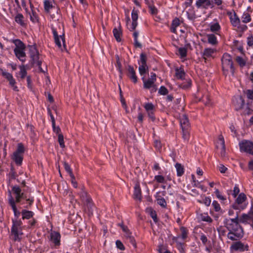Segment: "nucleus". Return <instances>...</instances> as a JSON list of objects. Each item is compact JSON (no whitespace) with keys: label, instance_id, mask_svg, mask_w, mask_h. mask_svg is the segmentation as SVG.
Masks as SVG:
<instances>
[{"label":"nucleus","instance_id":"1","mask_svg":"<svg viewBox=\"0 0 253 253\" xmlns=\"http://www.w3.org/2000/svg\"><path fill=\"white\" fill-rule=\"evenodd\" d=\"M239 211H236L233 218H225L224 220L225 227L228 231H241L244 232L242 226L239 224Z\"/></svg>","mask_w":253,"mask_h":253},{"label":"nucleus","instance_id":"2","mask_svg":"<svg viewBox=\"0 0 253 253\" xmlns=\"http://www.w3.org/2000/svg\"><path fill=\"white\" fill-rule=\"evenodd\" d=\"M13 43L16 46L14 49V53L16 57L22 62H24L26 61V53L25 52L26 45L18 39L14 40Z\"/></svg>","mask_w":253,"mask_h":253},{"label":"nucleus","instance_id":"3","mask_svg":"<svg viewBox=\"0 0 253 253\" xmlns=\"http://www.w3.org/2000/svg\"><path fill=\"white\" fill-rule=\"evenodd\" d=\"M28 48L29 50L30 56L31 59V64L32 65H34V64H36L39 69L42 72H44L42 70L41 65H42V61H40L39 59V53L37 48L36 44L34 45H28Z\"/></svg>","mask_w":253,"mask_h":253},{"label":"nucleus","instance_id":"4","mask_svg":"<svg viewBox=\"0 0 253 253\" xmlns=\"http://www.w3.org/2000/svg\"><path fill=\"white\" fill-rule=\"evenodd\" d=\"M221 62L223 70L227 71L229 69H230L232 74L233 75L235 68L233 66V63L231 56L227 53H224L222 55Z\"/></svg>","mask_w":253,"mask_h":253},{"label":"nucleus","instance_id":"5","mask_svg":"<svg viewBox=\"0 0 253 253\" xmlns=\"http://www.w3.org/2000/svg\"><path fill=\"white\" fill-rule=\"evenodd\" d=\"M247 200L246 195L244 193L239 194L235 203L232 205V208L237 210H241L246 207L245 202Z\"/></svg>","mask_w":253,"mask_h":253},{"label":"nucleus","instance_id":"6","mask_svg":"<svg viewBox=\"0 0 253 253\" xmlns=\"http://www.w3.org/2000/svg\"><path fill=\"white\" fill-rule=\"evenodd\" d=\"M12 226L11 229V235L13 236L14 241H20L21 238L19 237V233L18 232L19 229L22 224V222L20 220H13Z\"/></svg>","mask_w":253,"mask_h":253},{"label":"nucleus","instance_id":"7","mask_svg":"<svg viewBox=\"0 0 253 253\" xmlns=\"http://www.w3.org/2000/svg\"><path fill=\"white\" fill-rule=\"evenodd\" d=\"M52 32L53 35V38L54 40V42L57 46L61 48L62 50V45L60 41V39L62 40V41L63 42V44L64 48H65V35L63 33L62 35H60V36L58 35V32L57 31V29H55L54 27H52Z\"/></svg>","mask_w":253,"mask_h":253},{"label":"nucleus","instance_id":"8","mask_svg":"<svg viewBox=\"0 0 253 253\" xmlns=\"http://www.w3.org/2000/svg\"><path fill=\"white\" fill-rule=\"evenodd\" d=\"M239 147L241 151L253 155V143L252 142L243 140L239 143Z\"/></svg>","mask_w":253,"mask_h":253},{"label":"nucleus","instance_id":"9","mask_svg":"<svg viewBox=\"0 0 253 253\" xmlns=\"http://www.w3.org/2000/svg\"><path fill=\"white\" fill-rule=\"evenodd\" d=\"M12 191L15 195V203H20L22 199H27V195L21 192V189L18 186H13Z\"/></svg>","mask_w":253,"mask_h":253},{"label":"nucleus","instance_id":"10","mask_svg":"<svg viewBox=\"0 0 253 253\" xmlns=\"http://www.w3.org/2000/svg\"><path fill=\"white\" fill-rule=\"evenodd\" d=\"M80 196L82 201L86 204V206L88 208H91L93 206L92 199L87 192L82 190L80 193Z\"/></svg>","mask_w":253,"mask_h":253},{"label":"nucleus","instance_id":"11","mask_svg":"<svg viewBox=\"0 0 253 253\" xmlns=\"http://www.w3.org/2000/svg\"><path fill=\"white\" fill-rule=\"evenodd\" d=\"M239 221L243 223L250 224L253 229V217L252 216L251 212L249 214H243L239 218Z\"/></svg>","mask_w":253,"mask_h":253},{"label":"nucleus","instance_id":"12","mask_svg":"<svg viewBox=\"0 0 253 253\" xmlns=\"http://www.w3.org/2000/svg\"><path fill=\"white\" fill-rule=\"evenodd\" d=\"M231 248L236 251L240 252H244L249 251V246L245 245L240 241L234 243L232 246Z\"/></svg>","mask_w":253,"mask_h":253},{"label":"nucleus","instance_id":"13","mask_svg":"<svg viewBox=\"0 0 253 253\" xmlns=\"http://www.w3.org/2000/svg\"><path fill=\"white\" fill-rule=\"evenodd\" d=\"M50 241L55 247H59L60 245L61 235L60 233L56 231H52L50 234Z\"/></svg>","mask_w":253,"mask_h":253},{"label":"nucleus","instance_id":"14","mask_svg":"<svg viewBox=\"0 0 253 253\" xmlns=\"http://www.w3.org/2000/svg\"><path fill=\"white\" fill-rule=\"evenodd\" d=\"M196 6L198 8L203 7L205 9H207L210 6L211 8L214 6L211 0H197Z\"/></svg>","mask_w":253,"mask_h":253},{"label":"nucleus","instance_id":"15","mask_svg":"<svg viewBox=\"0 0 253 253\" xmlns=\"http://www.w3.org/2000/svg\"><path fill=\"white\" fill-rule=\"evenodd\" d=\"M244 236V232L241 231H229L227 237L232 241H236L242 238Z\"/></svg>","mask_w":253,"mask_h":253},{"label":"nucleus","instance_id":"16","mask_svg":"<svg viewBox=\"0 0 253 253\" xmlns=\"http://www.w3.org/2000/svg\"><path fill=\"white\" fill-rule=\"evenodd\" d=\"M126 75L127 77L134 83L137 82V77L136 75L135 71L132 66L128 65Z\"/></svg>","mask_w":253,"mask_h":253},{"label":"nucleus","instance_id":"17","mask_svg":"<svg viewBox=\"0 0 253 253\" xmlns=\"http://www.w3.org/2000/svg\"><path fill=\"white\" fill-rule=\"evenodd\" d=\"M233 103L234 105L235 109L239 110L241 109L245 104V101L243 98L240 96L233 99Z\"/></svg>","mask_w":253,"mask_h":253},{"label":"nucleus","instance_id":"18","mask_svg":"<svg viewBox=\"0 0 253 253\" xmlns=\"http://www.w3.org/2000/svg\"><path fill=\"white\" fill-rule=\"evenodd\" d=\"M179 122L181 129H189L190 123L188 117L186 115L183 114L180 117Z\"/></svg>","mask_w":253,"mask_h":253},{"label":"nucleus","instance_id":"19","mask_svg":"<svg viewBox=\"0 0 253 253\" xmlns=\"http://www.w3.org/2000/svg\"><path fill=\"white\" fill-rule=\"evenodd\" d=\"M142 80L143 82V87L144 88L150 89V88L153 87V90H154V91H155L156 90V85L154 84L155 81L151 79H149L146 80L144 77H143Z\"/></svg>","mask_w":253,"mask_h":253},{"label":"nucleus","instance_id":"20","mask_svg":"<svg viewBox=\"0 0 253 253\" xmlns=\"http://www.w3.org/2000/svg\"><path fill=\"white\" fill-rule=\"evenodd\" d=\"M131 18L132 20V23L128 28L130 31H133L135 29L136 27L137 26V20L138 19V13L136 10L133 9L131 12Z\"/></svg>","mask_w":253,"mask_h":253},{"label":"nucleus","instance_id":"21","mask_svg":"<svg viewBox=\"0 0 253 253\" xmlns=\"http://www.w3.org/2000/svg\"><path fill=\"white\" fill-rule=\"evenodd\" d=\"M113 33L116 41L118 42H120L122 40L121 37L122 36L123 34L120 24H119L118 28H115L113 29Z\"/></svg>","mask_w":253,"mask_h":253},{"label":"nucleus","instance_id":"22","mask_svg":"<svg viewBox=\"0 0 253 253\" xmlns=\"http://www.w3.org/2000/svg\"><path fill=\"white\" fill-rule=\"evenodd\" d=\"M10 198H9L8 202L9 204L11 207L12 210L14 212V215L16 216L17 217H19L20 215V212L17 211V208L16 207L15 205V202L14 201V199L11 196V193H10Z\"/></svg>","mask_w":253,"mask_h":253},{"label":"nucleus","instance_id":"23","mask_svg":"<svg viewBox=\"0 0 253 253\" xmlns=\"http://www.w3.org/2000/svg\"><path fill=\"white\" fill-rule=\"evenodd\" d=\"M134 198L139 200H141L142 198L141 191L140 185L138 183H136L134 186V190L133 193Z\"/></svg>","mask_w":253,"mask_h":253},{"label":"nucleus","instance_id":"24","mask_svg":"<svg viewBox=\"0 0 253 253\" xmlns=\"http://www.w3.org/2000/svg\"><path fill=\"white\" fill-rule=\"evenodd\" d=\"M215 51V49L211 48H205L202 53L203 57L205 59V60L206 61L207 58L211 57Z\"/></svg>","mask_w":253,"mask_h":253},{"label":"nucleus","instance_id":"25","mask_svg":"<svg viewBox=\"0 0 253 253\" xmlns=\"http://www.w3.org/2000/svg\"><path fill=\"white\" fill-rule=\"evenodd\" d=\"M230 19L232 25L234 27L240 28V20L235 12L234 13L233 15L230 17Z\"/></svg>","mask_w":253,"mask_h":253},{"label":"nucleus","instance_id":"26","mask_svg":"<svg viewBox=\"0 0 253 253\" xmlns=\"http://www.w3.org/2000/svg\"><path fill=\"white\" fill-rule=\"evenodd\" d=\"M12 160L17 165H20L23 161V155L14 152L12 156Z\"/></svg>","mask_w":253,"mask_h":253},{"label":"nucleus","instance_id":"27","mask_svg":"<svg viewBox=\"0 0 253 253\" xmlns=\"http://www.w3.org/2000/svg\"><path fill=\"white\" fill-rule=\"evenodd\" d=\"M180 25V20L178 18H175L174 19L172 22L170 28V31L172 33L174 34H176V27L179 26Z\"/></svg>","mask_w":253,"mask_h":253},{"label":"nucleus","instance_id":"28","mask_svg":"<svg viewBox=\"0 0 253 253\" xmlns=\"http://www.w3.org/2000/svg\"><path fill=\"white\" fill-rule=\"evenodd\" d=\"M185 75L186 74L183 68H176L175 69V76L178 79H184Z\"/></svg>","mask_w":253,"mask_h":253},{"label":"nucleus","instance_id":"29","mask_svg":"<svg viewBox=\"0 0 253 253\" xmlns=\"http://www.w3.org/2000/svg\"><path fill=\"white\" fill-rule=\"evenodd\" d=\"M208 42L212 45H215L217 43L216 37L213 34H209L207 35Z\"/></svg>","mask_w":253,"mask_h":253},{"label":"nucleus","instance_id":"30","mask_svg":"<svg viewBox=\"0 0 253 253\" xmlns=\"http://www.w3.org/2000/svg\"><path fill=\"white\" fill-rule=\"evenodd\" d=\"M242 22L248 23L251 21L252 18L251 15L247 12H245L241 17Z\"/></svg>","mask_w":253,"mask_h":253},{"label":"nucleus","instance_id":"31","mask_svg":"<svg viewBox=\"0 0 253 253\" xmlns=\"http://www.w3.org/2000/svg\"><path fill=\"white\" fill-rule=\"evenodd\" d=\"M175 167L176 169L177 175L178 176H182L184 173V168L179 163H176L175 165Z\"/></svg>","mask_w":253,"mask_h":253},{"label":"nucleus","instance_id":"32","mask_svg":"<svg viewBox=\"0 0 253 253\" xmlns=\"http://www.w3.org/2000/svg\"><path fill=\"white\" fill-rule=\"evenodd\" d=\"M21 213L23 219H29L32 217L34 214V213L32 211L25 210H23Z\"/></svg>","mask_w":253,"mask_h":253},{"label":"nucleus","instance_id":"33","mask_svg":"<svg viewBox=\"0 0 253 253\" xmlns=\"http://www.w3.org/2000/svg\"><path fill=\"white\" fill-rule=\"evenodd\" d=\"M179 86L184 89H188L191 86V80L190 79L186 80L185 82L180 84Z\"/></svg>","mask_w":253,"mask_h":253},{"label":"nucleus","instance_id":"34","mask_svg":"<svg viewBox=\"0 0 253 253\" xmlns=\"http://www.w3.org/2000/svg\"><path fill=\"white\" fill-rule=\"evenodd\" d=\"M23 19V15L21 13H18L15 17V21L21 26H24L25 25Z\"/></svg>","mask_w":253,"mask_h":253},{"label":"nucleus","instance_id":"35","mask_svg":"<svg viewBox=\"0 0 253 253\" xmlns=\"http://www.w3.org/2000/svg\"><path fill=\"white\" fill-rule=\"evenodd\" d=\"M20 72L19 75L21 79H24L27 76V71L24 65H22L19 66Z\"/></svg>","mask_w":253,"mask_h":253},{"label":"nucleus","instance_id":"36","mask_svg":"<svg viewBox=\"0 0 253 253\" xmlns=\"http://www.w3.org/2000/svg\"><path fill=\"white\" fill-rule=\"evenodd\" d=\"M139 72L142 76L146 74L148 71V67L147 64L140 65L138 68Z\"/></svg>","mask_w":253,"mask_h":253},{"label":"nucleus","instance_id":"37","mask_svg":"<svg viewBox=\"0 0 253 253\" xmlns=\"http://www.w3.org/2000/svg\"><path fill=\"white\" fill-rule=\"evenodd\" d=\"M64 169L66 170V171L69 174L71 178L74 179L75 176L74 175V174L72 172V169H71V168H70V166L68 165V164L66 162H64Z\"/></svg>","mask_w":253,"mask_h":253},{"label":"nucleus","instance_id":"38","mask_svg":"<svg viewBox=\"0 0 253 253\" xmlns=\"http://www.w3.org/2000/svg\"><path fill=\"white\" fill-rule=\"evenodd\" d=\"M53 5L50 3L48 0H45L44 1V9L45 12L48 13L50 9L53 8Z\"/></svg>","mask_w":253,"mask_h":253},{"label":"nucleus","instance_id":"39","mask_svg":"<svg viewBox=\"0 0 253 253\" xmlns=\"http://www.w3.org/2000/svg\"><path fill=\"white\" fill-rule=\"evenodd\" d=\"M24 151L25 149L24 145L22 143H20L18 144L17 149L14 152L23 155Z\"/></svg>","mask_w":253,"mask_h":253},{"label":"nucleus","instance_id":"40","mask_svg":"<svg viewBox=\"0 0 253 253\" xmlns=\"http://www.w3.org/2000/svg\"><path fill=\"white\" fill-rule=\"evenodd\" d=\"M8 82L9 85L12 88L14 91H18L19 90L18 87L16 85V83L14 78L11 79V80Z\"/></svg>","mask_w":253,"mask_h":253},{"label":"nucleus","instance_id":"41","mask_svg":"<svg viewBox=\"0 0 253 253\" xmlns=\"http://www.w3.org/2000/svg\"><path fill=\"white\" fill-rule=\"evenodd\" d=\"M220 29V26L218 23H214L211 25L210 30L212 32H216L219 31Z\"/></svg>","mask_w":253,"mask_h":253},{"label":"nucleus","instance_id":"42","mask_svg":"<svg viewBox=\"0 0 253 253\" xmlns=\"http://www.w3.org/2000/svg\"><path fill=\"white\" fill-rule=\"evenodd\" d=\"M236 61L238 64L242 67L246 65V62L242 57L237 56L236 58Z\"/></svg>","mask_w":253,"mask_h":253},{"label":"nucleus","instance_id":"43","mask_svg":"<svg viewBox=\"0 0 253 253\" xmlns=\"http://www.w3.org/2000/svg\"><path fill=\"white\" fill-rule=\"evenodd\" d=\"M144 107L147 112L154 110V106L152 103H147L144 105Z\"/></svg>","mask_w":253,"mask_h":253},{"label":"nucleus","instance_id":"44","mask_svg":"<svg viewBox=\"0 0 253 253\" xmlns=\"http://www.w3.org/2000/svg\"><path fill=\"white\" fill-rule=\"evenodd\" d=\"M182 137L184 140L188 141L190 134L189 132V129H182Z\"/></svg>","mask_w":253,"mask_h":253},{"label":"nucleus","instance_id":"45","mask_svg":"<svg viewBox=\"0 0 253 253\" xmlns=\"http://www.w3.org/2000/svg\"><path fill=\"white\" fill-rule=\"evenodd\" d=\"M201 220L203 221H206L211 223L212 221L211 218L207 214H204L201 215Z\"/></svg>","mask_w":253,"mask_h":253},{"label":"nucleus","instance_id":"46","mask_svg":"<svg viewBox=\"0 0 253 253\" xmlns=\"http://www.w3.org/2000/svg\"><path fill=\"white\" fill-rule=\"evenodd\" d=\"M180 231L181 232V238L183 240H185L187 237L188 231L186 228L184 227H181L180 228Z\"/></svg>","mask_w":253,"mask_h":253},{"label":"nucleus","instance_id":"47","mask_svg":"<svg viewBox=\"0 0 253 253\" xmlns=\"http://www.w3.org/2000/svg\"><path fill=\"white\" fill-rule=\"evenodd\" d=\"M178 52L181 58H183L187 55V49L184 47H180L178 49Z\"/></svg>","mask_w":253,"mask_h":253},{"label":"nucleus","instance_id":"48","mask_svg":"<svg viewBox=\"0 0 253 253\" xmlns=\"http://www.w3.org/2000/svg\"><path fill=\"white\" fill-rule=\"evenodd\" d=\"M2 71V75L8 81H9L11 79L13 78V76L11 74L6 72L5 71H3V70L1 69Z\"/></svg>","mask_w":253,"mask_h":253},{"label":"nucleus","instance_id":"49","mask_svg":"<svg viewBox=\"0 0 253 253\" xmlns=\"http://www.w3.org/2000/svg\"><path fill=\"white\" fill-rule=\"evenodd\" d=\"M58 141L59 143L60 146L61 148H64V137L62 134H59L58 136Z\"/></svg>","mask_w":253,"mask_h":253},{"label":"nucleus","instance_id":"50","mask_svg":"<svg viewBox=\"0 0 253 253\" xmlns=\"http://www.w3.org/2000/svg\"><path fill=\"white\" fill-rule=\"evenodd\" d=\"M157 204L163 208L167 207V202L164 198L157 199Z\"/></svg>","mask_w":253,"mask_h":253},{"label":"nucleus","instance_id":"51","mask_svg":"<svg viewBox=\"0 0 253 253\" xmlns=\"http://www.w3.org/2000/svg\"><path fill=\"white\" fill-rule=\"evenodd\" d=\"M148 7L150 9V12L152 15H155L158 12L157 8L153 4H149Z\"/></svg>","mask_w":253,"mask_h":253},{"label":"nucleus","instance_id":"52","mask_svg":"<svg viewBox=\"0 0 253 253\" xmlns=\"http://www.w3.org/2000/svg\"><path fill=\"white\" fill-rule=\"evenodd\" d=\"M128 239L129 242L131 244V245L134 247H136V244L135 240L133 237L131 236V234H129L126 236Z\"/></svg>","mask_w":253,"mask_h":253},{"label":"nucleus","instance_id":"53","mask_svg":"<svg viewBox=\"0 0 253 253\" xmlns=\"http://www.w3.org/2000/svg\"><path fill=\"white\" fill-rule=\"evenodd\" d=\"M214 193H215V194L217 198H218L220 200L224 201V200H226V198L224 197L223 196H222L220 194V192H219L218 189H216Z\"/></svg>","mask_w":253,"mask_h":253},{"label":"nucleus","instance_id":"54","mask_svg":"<svg viewBox=\"0 0 253 253\" xmlns=\"http://www.w3.org/2000/svg\"><path fill=\"white\" fill-rule=\"evenodd\" d=\"M212 206L213 207L214 210L216 211H219L221 209L220 205L216 201H213L212 203Z\"/></svg>","mask_w":253,"mask_h":253},{"label":"nucleus","instance_id":"55","mask_svg":"<svg viewBox=\"0 0 253 253\" xmlns=\"http://www.w3.org/2000/svg\"><path fill=\"white\" fill-rule=\"evenodd\" d=\"M159 93L161 95H166L168 93V90L165 86H162L159 90Z\"/></svg>","mask_w":253,"mask_h":253},{"label":"nucleus","instance_id":"56","mask_svg":"<svg viewBox=\"0 0 253 253\" xmlns=\"http://www.w3.org/2000/svg\"><path fill=\"white\" fill-rule=\"evenodd\" d=\"M154 179L159 183H164L165 182L164 177L161 175H156Z\"/></svg>","mask_w":253,"mask_h":253},{"label":"nucleus","instance_id":"57","mask_svg":"<svg viewBox=\"0 0 253 253\" xmlns=\"http://www.w3.org/2000/svg\"><path fill=\"white\" fill-rule=\"evenodd\" d=\"M245 94L248 99L253 100V90L248 89L246 91Z\"/></svg>","mask_w":253,"mask_h":253},{"label":"nucleus","instance_id":"58","mask_svg":"<svg viewBox=\"0 0 253 253\" xmlns=\"http://www.w3.org/2000/svg\"><path fill=\"white\" fill-rule=\"evenodd\" d=\"M240 192V189L238 186L236 185L234 187V189L233 190V193L232 194L233 196L235 198L237 197V196L239 194Z\"/></svg>","mask_w":253,"mask_h":253},{"label":"nucleus","instance_id":"59","mask_svg":"<svg viewBox=\"0 0 253 253\" xmlns=\"http://www.w3.org/2000/svg\"><path fill=\"white\" fill-rule=\"evenodd\" d=\"M150 210H151V212H150L151 217L152 218V219H153L155 223L157 222L158 219H157V214H156V211L151 209Z\"/></svg>","mask_w":253,"mask_h":253},{"label":"nucleus","instance_id":"60","mask_svg":"<svg viewBox=\"0 0 253 253\" xmlns=\"http://www.w3.org/2000/svg\"><path fill=\"white\" fill-rule=\"evenodd\" d=\"M146 61H147V57H146V55L144 53H142L140 54V62L141 63V65L147 64Z\"/></svg>","mask_w":253,"mask_h":253},{"label":"nucleus","instance_id":"61","mask_svg":"<svg viewBox=\"0 0 253 253\" xmlns=\"http://www.w3.org/2000/svg\"><path fill=\"white\" fill-rule=\"evenodd\" d=\"M116 244L117 246V247L119 249L121 250H125V247L123 243L119 240H117L116 242Z\"/></svg>","mask_w":253,"mask_h":253},{"label":"nucleus","instance_id":"62","mask_svg":"<svg viewBox=\"0 0 253 253\" xmlns=\"http://www.w3.org/2000/svg\"><path fill=\"white\" fill-rule=\"evenodd\" d=\"M47 111H48V114L49 115L50 118H51V122H52V126H54V125L55 124V120L53 117V115L52 114L51 111L49 108H48Z\"/></svg>","mask_w":253,"mask_h":253},{"label":"nucleus","instance_id":"63","mask_svg":"<svg viewBox=\"0 0 253 253\" xmlns=\"http://www.w3.org/2000/svg\"><path fill=\"white\" fill-rule=\"evenodd\" d=\"M30 19L33 22H36L38 21V17L36 15V13L32 11V14H30Z\"/></svg>","mask_w":253,"mask_h":253},{"label":"nucleus","instance_id":"64","mask_svg":"<svg viewBox=\"0 0 253 253\" xmlns=\"http://www.w3.org/2000/svg\"><path fill=\"white\" fill-rule=\"evenodd\" d=\"M247 43L249 46H251L253 45V34L248 38Z\"/></svg>","mask_w":253,"mask_h":253}]
</instances>
